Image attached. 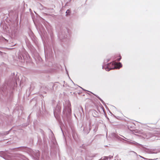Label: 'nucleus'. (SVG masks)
I'll return each mask as SVG.
<instances>
[{"instance_id":"13","label":"nucleus","mask_w":160,"mask_h":160,"mask_svg":"<svg viewBox=\"0 0 160 160\" xmlns=\"http://www.w3.org/2000/svg\"><path fill=\"white\" fill-rule=\"evenodd\" d=\"M121 58L120 57V58L118 59L117 60L118 61H119L121 60Z\"/></svg>"},{"instance_id":"5","label":"nucleus","mask_w":160,"mask_h":160,"mask_svg":"<svg viewBox=\"0 0 160 160\" xmlns=\"http://www.w3.org/2000/svg\"><path fill=\"white\" fill-rule=\"evenodd\" d=\"M61 111V107L58 104L55 110H54V113L55 114V113L59 112Z\"/></svg>"},{"instance_id":"8","label":"nucleus","mask_w":160,"mask_h":160,"mask_svg":"<svg viewBox=\"0 0 160 160\" xmlns=\"http://www.w3.org/2000/svg\"><path fill=\"white\" fill-rule=\"evenodd\" d=\"M103 158L102 159L103 160H107L108 159V156H105L103 157Z\"/></svg>"},{"instance_id":"1","label":"nucleus","mask_w":160,"mask_h":160,"mask_svg":"<svg viewBox=\"0 0 160 160\" xmlns=\"http://www.w3.org/2000/svg\"><path fill=\"white\" fill-rule=\"evenodd\" d=\"M71 106L70 103L69 102H67V106L64 105V108L63 111V114L68 117L71 113V109L70 108Z\"/></svg>"},{"instance_id":"9","label":"nucleus","mask_w":160,"mask_h":160,"mask_svg":"<svg viewBox=\"0 0 160 160\" xmlns=\"http://www.w3.org/2000/svg\"><path fill=\"white\" fill-rule=\"evenodd\" d=\"M94 95H95L96 97H97V98H98L102 102H103V101L98 96H97V95H95V94H94Z\"/></svg>"},{"instance_id":"2","label":"nucleus","mask_w":160,"mask_h":160,"mask_svg":"<svg viewBox=\"0 0 160 160\" xmlns=\"http://www.w3.org/2000/svg\"><path fill=\"white\" fill-rule=\"evenodd\" d=\"M114 64L113 63L111 64V63H108L106 66H102V68H104L106 71H109L110 70L113 69H114L117 68L116 66H114L113 67H112L111 66H112Z\"/></svg>"},{"instance_id":"14","label":"nucleus","mask_w":160,"mask_h":160,"mask_svg":"<svg viewBox=\"0 0 160 160\" xmlns=\"http://www.w3.org/2000/svg\"><path fill=\"white\" fill-rule=\"evenodd\" d=\"M97 128H95V132H96V130H97Z\"/></svg>"},{"instance_id":"10","label":"nucleus","mask_w":160,"mask_h":160,"mask_svg":"<svg viewBox=\"0 0 160 160\" xmlns=\"http://www.w3.org/2000/svg\"><path fill=\"white\" fill-rule=\"evenodd\" d=\"M108 157V159L110 160H112V158H113V156L111 155Z\"/></svg>"},{"instance_id":"17","label":"nucleus","mask_w":160,"mask_h":160,"mask_svg":"<svg viewBox=\"0 0 160 160\" xmlns=\"http://www.w3.org/2000/svg\"><path fill=\"white\" fill-rule=\"evenodd\" d=\"M5 40L6 41H7V40L6 39H5Z\"/></svg>"},{"instance_id":"6","label":"nucleus","mask_w":160,"mask_h":160,"mask_svg":"<svg viewBox=\"0 0 160 160\" xmlns=\"http://www.w3.org/2000/svg\"><path fill=\"white\" fill-rule=\"evenodd\" d=\"M112 135V136L116 139H120L121 138L119 136L115 133H113Z\"/></svg>"},{"instance_id":"15","label":"nucleus","mask_w":160,"mask_h":160,"mask_svg":"<svg viewBox=\"0 0 160 160\" xmlns=\"http://www.w3.org/2000/svg\"><path fill=\"white\" fill-rule=\"evenodd\" d=\"M39 154L38 155V154H37V157L38 158V156H39Z\"/></svg>"},{"instance_id":"7","label":"nucleus","mask_w":160,"mask_h":160,"mask_svg":"<svg viewBox=\"0 0 160 160\" xmlns=\"http://www.w3.org/2000/svg\"><path fill=\"white\" fill-rule=\"evenodd\" d=\"M71 12L70 10L69 9H68L67 10L66 13V16H67L68 15H70V13Z\"/></svg>"},{"instance_id":"4","label":"nucleus","mask_w":160,"mask_h":160,"mask_svg":"<svg viewBox=\"0 0 160 160\" xmlns=\"http://www.w3.org/2000/svg\"><path fill=\"white\" fill-rule=\"evenodd\" d=\"M149 152L152 153H157L160 152V148L157 149H154L150 150Z\"/></svg>"},{"instance_id":"3","label":"nucleus","mask_w":160,"mask_h":160,"mask_svg":"<svg viewBox=\"0 0 160 160\" xmlns=\"http://www.w3.org/2000/svg\"><path fill=\"white\" fill-rule=\"evenodd\" d=\"M91 130V128L89 126H86L85 127H84L83 129V133L85 134H87Z\"/></svg>"},{"instance_id":"12","label":"nucleus","mask_w":160,"mask_h":160,"mask_svg":"<svg viewBox=\"0 0 160 160\" xmlns=\"http://www.w3.org/2000/svg\"><path fill=\"white\" fill-rule=\"evenodd\" d=\"M135 143V144H137V145H139V146H141V144H138V143H137V142H135V143Z\"/></svg>"},{"instance_id":"16","label":"nucleus","mask_w":160,"mask_h":160,"mask_svg":"<svg viewBox=\"0 0 160 160\" xmlns=\"http://www.w3.org/2000/svg\"><path fill=\"white\" fill-rule=\"evenodd\" d=\"M66 37L65 36L64 37V38H66Z\"/></svg>"},{"instance_id":"11","label":"nucleus","mask_w":160,"mask_h":160,"mask_svg":"<svg viewBox=\"0 0 160 160\" xmlns=\"http://www.w3.org/2000/svg\"><path fill=\"white\" fill-rule=\"evenodd\" d=\"M118 64L119 65V68H120V67H122V65L121 63L120 62H119L118 63Z\"/></svg>"}]
</instances>
